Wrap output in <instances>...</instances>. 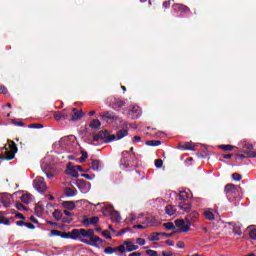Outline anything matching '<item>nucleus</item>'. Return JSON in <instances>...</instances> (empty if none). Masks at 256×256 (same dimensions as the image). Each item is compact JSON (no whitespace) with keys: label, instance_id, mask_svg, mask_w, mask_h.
<instances>
[{"label":"nucleus","instance_id":"nucleus-1","mask_svg":"<svg viewBox=\"0 0 256 256\" xmlns=\"http://www.w3.org/2000/svg\"><path fill=\"white\" fill-rule=\"evenodd\" d=\"M197 217H199V213L193 211L185 219H176L174 221L175 226L179 229L178 233H187L191 231V225L197 221Z\"/></svg>","mask_w":256,"mask_h":256},{"label":"nucleus","instance_id":"nucleus-2","mask_svg":"<svg viewBox=\"0 0 256 256\" xmlns=\"http://www.w3.org/2000/svg\"><path fill=\"white\" fill-rule=\"evenodd\" d=\"M93 141H104V143H113L115 141V134L110 135L108 130H101L92 135Z\"/></svg>","mask_w":256,"mask_h":256},{"label":"nucleus","instance_id":"nucleus-3","mask_svg":"<svg viewBox=\"0 0 256 256\" xmlns=\"http://www.w3.org/2000/svg\"><path fill=\"white\" fill-rule=\"evenodd\" d=\"M121 163L122 165H124V167H126V169H135V167H138L139 165V159H137V156L135 155V153H133L130 154V160H121Z\"/></svg>","mask_w":256,"mask_h":256},{"label":"nucleus","instance_id":"nucleus-4","mask_svg":"<svg viewBox=\"0 0 256 256\" xmlns=\"http://www.w3.org/2000/svg\"><path fill=\"white\" fill-rule=\"evenodd\" d=\"M34 188L39 193H45V191H47V185L45 184L43 177H36L34 180Z\"/></svg>","mask_w":256,"mask_h":256},{"label":"nucleus","instance_id":"nucleus-5","mask_svg":"<svg viewBox=\"0 0 256 256\" xmlns=\"http://www.w3.org/2000/svg\"><path fill=\"white\" fill-rule=\"evenodd\" d=\"M83 237H88V233L86 229L80 228V229H73L72 230V239L76 241L77 239L81 241Z\"/></svg>","mask_w":256,"mask_h":256},{"label":"nucleus","instance_id":"nucleus-6","mask_svg":"<svg viewBox=\"0 0 256 256\" xmlns=\"http://www.w3.org/2000/svg\"><path fill=\"white\" fill-rule=\"evenodd\" d=\"M69 115H70L69 121H79L83 118L85 113H83V111H81L77 108H73L71 113H69Z\"/></svg>","mask_w":256,"mask_h":256},{"label":"nucleus","instance_id":"nucleus-7","mask_svg":"<svg viewBox=\"0 0 256 256\" xmlns=\"http://www.w3.org/2000/svg\"><path fill=\"white\" fill-rule=\"evenodd\" d=\"M8 148L10 149V151H6L5 155H7L8 157H13V159H15V154L17 153V151H19V149L17 148V144H15L13 140H8Z\"/></svg>","mask_w":256,"mask_h":256},{"label":"nucleus","instance_id":"nucleus-8","mask_svg":"<svg viewBox=\"0 0 256 256\" xmlns=\"http://www.w3.org/2000/svg\"><path fill=\"white\" fill-rule=\"evenodd\" d=\"M100 117H102L103 121H117L119 119V116L113 111L103 112L100 114Z\"/></svg>","mask_w":256,"mask_h":256},{"label":"nucleus","instance_id":"nucleus-9","mask_svg":"<svg viewBox=\"0 0 256 256\" xmlns=\"http://www.w3.org/2000/svg\"><path fill=\"white\" fill-rule=\"evenodd\" d=\"M89 239H81V243H85V245H90L91 247H99V241H101L99 236H92Z\"/></svg>","mask_w":256,"mask_h":256},{"label":"nucleus","instance_id":"nucleus-10","mask_svg":"<svg viewBox=\"0 0 256 256\" xmlns=\"http://www.w3.org/2000/svg\"><path fill=\"white\" fill-rule=\"evenodd\" d=\"M243 149H248V151H243V154L251 159L256 158V151H253L254 146L253 144L246 143L243 145Z\"/></svg>","mask_w":256,"mask_h":256},{"label":"nucleus","instance_id":"nucleus-11","mask_svg":"<svg viewBox=\"0 0 256 256\" xmlns=\"http://www.w3.org/2000/svg\"><path fill=\"white\" fill-rule=\"evenodd\" d=\"M54 119L55 121H62V119L69 121V112H67V109H64L62 111H56L54 112Z\"/></svg>","mask_w":256,"mask_h":256},{"label":"nucleus","instance_id":"nucleus-12","mask_svg":"<svg viewBox=\"0 0 256 256\" xmlns=\"http://www.w3.org/2000/svg\"><path fill=\"white\" fill-rule=\"evenodd\" d=\"M66 175H70V177H79V172H77V169H75V166H73V163H68L67 164V170H66Z\"/></svg>","mask_w":256,"mask_h":256},{"label":"nucleus","instance_id":"nucleus-13","mask_svg":"<svg viewBox=\"0 0 256 256\" xmlns=\"http://www.w3.org/2000/svg\"><path fill=\"white\" fill-rule=\"evenodd\" d=\"M172 8L174 9V11H180V13H185V15H187V13H190L191 11L188 6H185L183 4H174Z\"/></svg>","mask_w":256,"mask_h":256},{"label":"nucleus","instance_id":"nucleus-14","mask_svg":"<svg viewBox=\"0 0 256 256\" xmlns=\"http://www.w3.org/2000/svg\"><path fill=\"white\" fill-rule=\"evenodd\" d=\"M178 149L181 151H195V145L192 142H185L184 144H178Z\"/></svg>","mask_w":256,"mask_h":256},{"label":"nucleus","instance_id":"nucleus-15","mask_svg":"<svg viewBox=\"0 0 256 256\" xmlns=\"http://www.w3.org/2000/svg\"><path fill=\"white\" fill-rule=\"evenodd\" d=\"M192 204L190 202H180L178 204V208L180 211H183V213H190L191 212Z\"/></svg>","mask_w":256,"mask_h":256},{"label":"nucleus","instance_id":"nucleus-16","mask_svg":"<svg viewBox=\"0 0 256 256\" xmlns=\"http://www.w3.org/2000/svg\"><path fill=\"white\" fill-rule=\"evenodd\" d=\"M0 201L4 205V207H11V196L9 194H1Z\"/></svg>","mask_w":256,"mask_h":256},{"label":"nucleus","instance_id":"nucleus-17","mask_svg":"<svg viewBox=\"0 0 256 256\" xmlns=\"http://www.w3.org/2000/svg\"><path fill=\"white\" fill-rule=\"evenodd\" d=\"M124 245H125L126 251H128V253H131L133 251H137V249H139V246L133 244V242H131V241H125Z\"/></svg>","mask_w":256,"mask_h":256},{"label":"nucleus","instance_id":"nucleus-18","mask_svg":"<svg viewBox=\"0 0 256 256\" xmlns=\"http://www.w3.org/2000/svg\"><path fill=\"white\" fill-rule=\"evenodd\" d=\"M64 195L66 197H76L77 188L66 187L64 188Z\"/></svg>","mask_w":256,"mask_h":256},{"label":"nucleus","instance_id":"nucleus-19","mask_svg":"<svg viewBox=\"0 0 256 256\" xmlns=\"http://www.w3.org/2000/svg\"><path fill=\"white\" fill-rule=\"evenodd\" d=\"M224 191L227 195H233V193H237V186L235 184H227Z\"/></svg>","mask_w":256,"mask_h":256},{"label":"nucleus","instance_id":"nucleus-20","mask_svg":"<svg viewBox=\"0 0 256 256\" xmlns=\"http://www.w3.org/2000/svg\"><path fill=\"white\" fill-rule=\"evenodd\" d=\"M127 135H129V130L128 129H121L116 133L115 141H119V140L123 139V137H127Z\"/></svg>","mask_w":256,"mask_h":256},{"label":"nucleus","instance_id":"nucleus-21","mask_svg":"<svg viewBox=\"0 0 256 256\" xmlns=\"http://www.w3.org/2000/svg\"><path fill=\"white\" fill-rule=\"evenodd\" d=\"M62 207H63V209H66L67 211H73V209H75V202L74 201H63Z\"/></svg>","mask_w":256,"mask_h":256},{"label":"nucleus","instance_id":"nucleus-22","mask_svg":"<svg viewBox=\"0 0 256 256\" xmlns=\"http://www.w3.org/2000/svg\"><path fill=\"white\" fill-rule=\"evenodd\" d=\"M110 215L113 223H119V221H121V214H119L117 210H112Z\"/></svg>","mask_w":256,"mask_h":256},{"label":"nucleus","instance_id":"nucleus-23","mask_svg":"<svg viewBox=\"0 0 256 256\" xmlns=\"http://www.w3.org/2000/svg\"><path fill=\"white\" fill-rule=\"evenodd\" d=\"M112 107L114 109H121V107H125V101L119 98H115Z\"/></svg>","mask_w":256,"mask_h":256},{"label":"nucleus","instance_id":"nucleus-24","mask_svg":"<svg viewBox=\"0 0 256 256\" xmlns=\"http://www.w3.org/2000/svg\"><path fill=\"white\" fill-rule=\"evenodd\" d=\"M155 217L153 216H148L146 217V221L142 223V225H147L150 227H155Z\"/></svg>","mask_w":256,"mask_h":256},{"label":"nucleus","instance_id":"nucleus-25","mask_svg":"<svg viewBox=\"0 0 256 256\" xmlns=\"http://www.w3.org/2000/svg\"><path fill=\"white\" fill-rule=\"evenodd\" d=\"M175 208L173 207V205H167L166 208H165V213L166 215H169V217L175 215Z\"/></svg>","mask_w":256,"mask_h":256},{"label":"nucleus","instance_id":"nucleus-26","mask_svg":"<svg viewBox=\"0 0 256 256\" xmlns=\"http://www.w3.org/2000/svg\"><path fill=\"white\" fill-rule=\"evenodd\" d=\"M178 198L181 202H185L189 199V194L186 191H180Z\"/></svg>","mask_w":256,"mask_h":256},{"label":"nucleus","instance_id":"nucleus-27","mask_svg":"<svg viewBox=\"0 0 256 256\" xmlns=\"http://www.w3.org/2000/svg\"><path fill=\"white\" fill-rule=\"evenodd\" d=\"M52 215L56 221H61V219H63V213H61V210L59 209L54 210Z\"/></svg>","mask_w":256,"mask_h":256},{"label":"nucleus","instance_id":"nucleus-28","mask_svg":"<svg viewBox=\"0 0 256 256\" xmlns=\"http://www.w3.org/2000/svg\"><path fill=\"white\" fill-rule=\"evenodd\" d=\"M89 126L91 129H99V127H101V121H99V119H93Z\"/></svg>","mask_w":256,"mask_h":256},{"label":"nucleus","instance_id":"nucleus-29","mask_svg":"<svg viewBox=\"0 0 256 256\" xmlns=\"http://www.w3.org/2000/svg\"><path fill=\"white\" fill-rule=\"evenodd\" d=\"M146 145L148 147H159V145H161V142L160 140H147Z\"/></svg>","mask_w":256,"mask_h":256},{"label":"nucleus","instance_id":"nucleus-30","mask_svg":"<svg viewBox=\"0 0 256 256\" xmlns=\"http://www.w3.org/2000/svg\"><path fill=\"white\" fill-rule=\"evenodd\" d=\"M22 203H26V205H29L31 203V194H24L20 197Z\"/></svg>","mask_w":256,"mask_h":256},{"label":"nucleus","instance_id":"nucleus-31","mask_svg":"<svg viewBox=\"0 0 256 256\" xmlns=\"http://www.w3.org/2000/svg\"><path fill=\"white\" fill-rule=\"evenodd\" d=\"M92 169H93V171H99V169H101L100 160H93L92 161Z\"/></svg>","mask_w":256,"mask_h":256},{"label":"nucleus","instance_id":"nucleus-32","mask_svg":"<svg viewBox=\"0 0 256 256\" xmlns=\"http://www.w3.org/2000/svg\"><path fill=\"white\" fill-rule=\"evenodd\" d=\"M60 237L62 239H73V230L71 232H61Z\"/></svg>","mask_w":256,"mask_h":256},{"label":"nucleus","instance_id":"nucleus-33","mask_svg":"<svg viewBox=\"0 0 256 256\" xmlns=\"http://www.w3.org/2000/svg\"><path fill=\"white\" fill-rule=\"evenodd\" d=\"M81 157L79 159V163H85V161H87V159L89 158V154L87 153V151H81Z\"/></svg>","mask_w":256,"mask_h":256},{"label":"nucleus","instance_id":"nucleus-34","mask_svg":"<svg viewBox=\"0 0 256 256\" xmlns=\"http://www.w3.org/2000/svg\"><path fill=\"white\" fill-rule=\"evenodd\" d=\"M219 149H223V151H233V149H235V146L231 145V144H222L219 146Z\"/></svg>","mask_w":256,"mask_h":256},{"label":"nucleus","instance_id":"nucleus-35","mask_svg":"<svg viewBox=\"0 0 256 256\" xmlns=\"http://www.w3.org/2000/svg\"><path fill=\"white\" fill-rule=\"evenodd\" d=\"M77 187H86L87 185H91V183L85 181L84 179H78L76 181Z\"/></svg>","mask_w":256,"mask_h":256},{"label":"nucleus","instance_id":"nucleus-36","mask_svg":"<svg viewBox=\"0 0 256 256\" xmlns=\"http://www.w3.org/2000/svg\"><path fill=\"white\" fill-rule=\"evenodd\" d=\"M204 217L207 218L208 221H213V219H215V214L208 210L204 212Z\"/></svg>","mask_w":256,"mask_h":256},{"label":"nucleus","instance_id":"nucleus-37","mask_svg":"<svg viewBox=\"0 0 256 256\" xmlns=\"http://www.w3.org/2000/svg\"><path fill=\"white\" fill-rule=\"evenodd\" d=\"M163 227H165V229H167V231H174L175 224H173V222H167V223L163 224Z\"/></svg>","mask_w":256,"mask_h":256},{"label":"nucleus","instance_id":"nucleus-38","mask_svg":"<svg viewBox=\"0 0 256 256\" xmlns=\"http://www.w3.org/2000/svg\"><path fill=\"white\" fill-rule=\"evenodd\" d=\"M104 253L106 255H113V253H116L115 247L108 246L104 249Z\"/></svg>","mask_w":256,"mask_h":256},{"label":"nucleus","instance_id":"nucleus-39","mask_svg":"<svg viewBox=\"0 0 256 256\" xmlns=\"http://www.w3.org/2000/svg\"><path fill=\"white\" fill-rule=\"evenodd\" d=\"M159 236H161V232H154L151 234L150 241H159Z\"/></svg>","mask_w":256,"mask_h":256},{"label":"nucleus","instance_id":"nucleus-40","mask_svg":"<svg viewBox=\"0 0 256 256\" xmlns=\"http://www.w3.org/2000/svg\"><path fill=\"white\" fill-rule=\"evenodd\" d=\"M115 251L119 252V253H125V251H127V247H125V244L119 245L117 247H114Z\"/></svg>","mask_w":256,"mask_h":256},{"label":"nucleus","instance_id":"nucleus-41","mask_svg":"<svg viewBox=\"0 0 256 256\" xmlns=\"http://www.w3.org/2000/svg\"><path fill=\"white\" fill-rule=\"evenodd\" d=\"M0 225H11V220L0 216Z\"/></svg>","mask_w":256,"mask_h":256},{"label":"nucleus","instance_id":"nucleus-42","mask_svg":"<svg viewBox=\"0 0 256 256\" xmlns=\"http://www.w3.org/2000/svg\"><path fill=\"white\" fill-rule=\"evenodd\" d=\"M232 179H233V181H241L243 179V176L239 173H233Z\"/></svg>","mask_w":256,"mask_h":256},{"label":"nucleus","instance_id":"nucleus-43","mask_svg":"<svg viewBox=\"0 0 256 256\" xmlns=\"http://www.w3.org/2000/svg\"><path fill=\"white\" fill-rule=\"evenodd\" d=\"M1 161H13V156H8L7 154L2 155L0 154Z\"/></svg>","mask_w":256,"mask_h":256},{"label":"nucleus","instance_id":"nucleus-44","mask_svg":"<svg viewBox=\"0 0 256 256\" xmlns=\"http://www.w3.org/2000/svg\"><path fill=\"white\" fill-rule=\"evenodd\" d=\"M15 207H16V209H18L19 211H27V208H26L25 205H23L21 202L16 203Z\"/></svg>","mask_w":256,"mask_h":256},{"label":"nucleus","instance_id":"nucleus-45","mask_svg":"<svg viewBox=\"0 0 256 256\" xmlns=\"http://www.w3.org/2000/svg\"><path fill=\"white\" fill-rule=\"evenodd\" d=\"M29 129H43V125L39 123L30 124Z\"/></svg>","mask_w":256,"mask_h":256},{"label":"nucleus","instance_id":"nucleus-46","mask_svg":"<svg viewBox=\"0 0 256 256\" xmlns=\"http://www.w3.org/2000/svg\"><path fill=\"white\" fill-rule=\"evenodd\" d=\"M50 237H61V231H59V230H51Z\"/></svg>","mask_w":256,"mask_h":256},{"label":"nucleus","instance_id":"nucleus-47","mask_svg":"<svg viewBox=\"0 0 256 256\" xmlns=\"http://www.w3.org/2000/svg\"><path fill=\"white\" fill-rule=\"evenodd\" d=\"M155 167H156V169H161V167H163V160L162 159H156L155 160Z\"/></svg>","mask_w":256,"mask_h":256},{"label":"nucleus","instance_id":"nucleus-48","mask_svg":"<svg viewBox=\"0 0 256 256\" xmlns=\"http://www.w3.org/2000/svg\"><path fill=\"white\" fill-rule=\"evenodd\" d=\"M97 223H99V217L94 216L90 218V225H97Z\"/></svg>","mask_w":256,"mask_h":256},{"label":"nucleus","instance_id":"nucleus-49","mask_svg":"<svg viewBox=\"0 0 256 256\" xmlns=\"http://www.w3.org/2000/svg\"><path fill=\"white\" fill-rule=\"evenodd\" d=\"M133 229H147V224H143V222L141 224H136L133 226Z\"/></svg>","mask_w":256,"mask_h":256},{"label":"nucleus","instance_id":"nucleus-50","mask_svg":"<svg viewBox=\"0 0 256 256\" xmlns=\"http://www.w3.org/2000/svg\"><path fill=\"white\" fill-rule=\"evenodd\" d=\"M234 235H242L243 232L241 231V228L239 226L234 227L233 229Z\"/></svg>","mask_w":256,"mask_h":256},{"label":"nucleus","instance_id":"nucleus-51","mask_svg":"<svg viewBox=\"0 0 256 256\" xmlns=\"http://www.w3.org/2000/svg\"><path fill=\"white\" fill-rule=\"evenodd\" d=\"M102 236L105 237L106 239H111V232H109V230H103Z\"/></svg>","mask_w":256,"mask_h":256},{"label":"nucleus","instance_id":"nucleus-52","mask_svg":"<svg viewBox=\"0 0 256 256\" xmlns=\"http://www.w3.org/2000/svg\"><path fill=\"white\" fill-rule=\"evenodd\" d=\"M175 233H177V232H175V231L172 233L160 232V235L162 237H173L175 235Z\"/></svg>","mask_w":256,"mask_h":256},{"label":"nucleus","instance_id":"nucleus-53","mask_svg":"<svg viewBox=\"0 0 256 256\" xmlns=\"http://www.w3.org/2000/svg\"><path fill=\"white\" fill-rule=\"evenodd\" d=\"M81 177H84V179H87L88 181H91L92 179H95V175L91 176L89 174H81Z\"/></svg>","mask_w":256,"mask_h":256},{"label":"nucleus","instance_id":"nucleus-54","mask_svg":"<svg viewBox=\"0 0 256 256\" xmlns=\"http://www.w3.org/2000/svg\"><path fill=\"white\" fill-rule=\"evenodd\" d=\"M249 237L252 238L254 241H256V229H252L249 232Z\"/></svg>","mask_w":256,"mask_h":256},{"label":"nucleus","instance_id":"nucleus-55","mask_svg":"<svg viewBox=\"0 0 256 256\" xmlns=\"http://www.w3.org/2000/svg\"><path fill=\"white\" fill-rule=\"evenodd\" d=\"M176 247H177V249H185V242H183V241H178V242L176 243Z\"/></svg>","mask_w":256,"mask_h":256},{"label":"nucleus","instance_id":"nucleus-56","mask_svg":"<svg viewBox=\"0 0 256 256\" xmlns=\"http://www.w3.org/2000/svg\"><path fill=\"white\" fill-rule=\"evenodd\" d=\"M0 93H2V95H7V87H5L4 85H0Z\"/></svg>","mask_w":256,"mask_h":256},{"label":"nucleus","instance_id":"nucleus-57","mask_svg":"<svg viewBox=\"0 0 256 256\" xmlns=\"http://www.w3.org/2000/svg\"><path fill=\"white\" fill-rule=\"evenodd\" d=\"M82 223L85 227H89L91 225V220L89 218H85L82 220Z\"/></svg>","mask_w":256,"mask_h":256},{"label":"nucleus","instance_id":"nucleus-58","mask_svg":"<svg viewBox=\"0 0 256 256\" xmlns=\"http://www.w3.org/2000/svg\"><path fill=\"white\" fill-rule=\"evenodd\" d=\"M146 255H149V256H157V251L155 250H146Z\"/></svg>","mask_w":256,"mask_h":256},{"label":"nucleus","instance_id":"nucleus-59","mask_svg":"<svg viewBox=\"0 0 256 256\" xmlns=\"http://www.w3.org/2000/svg\"><path fill=\"white\" fill-rule=\"evenodd\" d=\"M87 233H88V239H90L91 237H95V230L88 229Z\"/></svg>","mask_w":256,"mask_h":256},{"label":"nucleus","instance_id":"nucleus-60","mask_svg":"<svg viewBox=\"0 0 256 256\" xmlns=\"http://www.w3.org/2000/svg\"><path fill=\"white\" fill-rule=\"evenodd\" d=\"M163 7H164V9H169V7H171V1L170 0L164 1Z\"/></svg>","mask_w":256,"mask_h":256},{"label":"nucleus","instance_id":"nucleus-61","mask_svg":"<svg viewBox=\"0 0 256 256\" xmlns=\"http://www.w3.org/2000/svg\"><path fill=\"white\" fill-rule=\"evenodd\" d=\"M136 242L138 243V245H140V246H143V245H145V239H143V238H137V240H136Z\"/></svg>","mask_w":256,"mask_h":256},{"label":"nucleus","instance_id":"nucleus-62","mask_svg":"<svg viewBox=\"0 0 256 256\" xmlns=\"http://www.w3.org/2000/svg\"><path fill=\"white\" fill-rule=\"evenodd\" d=\"M25 227H27L28 229H35V225H33L32 223H29V222L25 223Z\"/></svg>","mask_w":256,"mask_h":256},{"label":"nucleus","instance_id":"nucleus-63","mask_svg":"<svg viewBox=\"0 0 256 256\" xmlns=\"http://www.w3.org/2000/svg\"><path fill=\"white\" fill-rule=\"evenodd\" d=\"M162 256H173V252H166V251H163V252H162Z\"/></svg>","mask_w":256,"mask_h":256},{"label":"nucleus","instance_id":"nucleus-64","mask_svg":"<svg viewBox=\"0 0 256 256\" xmlns=\"http://www.w3.org/2000/svg\"><path fill=\"white\" fill-rule=\"evenodd\" d=\"M128 256H141V252H132Z\"/></svg>","mask_w":256,"mask_h":256}]
</instances>
